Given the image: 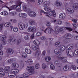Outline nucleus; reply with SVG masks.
Here are the masks:
<instances>
[{"label": "nucleus", "mask_w": 78, "mask_h": 78, "mask_svg": "<svg viewBox=\"0 0 78 78\" xmlns=\"http://www.w3.org/2000/svg\"><path fill=\"white\" fill-rule=\"evenodd\" d=\"M39 67H40V66L39 64H37L35 65V68L36 69H39Z\"/></svg>", "instance_id": "obj_52"}, {"label": "nucleus", "mask_w": 78, "mask_h": 78, "mask_svg": "<svg viewBox=\"0 0 78 78\" xmlns=\"http://www.w3.org/2000/svg\"><path fill=\"white\" fill-rule=\"evenodd\" d=\"M66 30H68L69 31H72V29L68 27H61L59 29V27H56L54 30V32L56 33V34H58L59 32H64Z\"/></svg>", "instance_id": "obj_1"}, {"label": "nucleus", "mask_w": 78, "mask_h": 78, "mask_svg": "<svg viewBox=\"0 0 78 78\" xmlns=\"http://www.w3.org/2000/svg\"><path fill=\"white\" fill-rule=\"evenodd\" d=\"M37 47H36V46L33 45L31 46V48L33 50H37V51H38V50H39V48L38 46H37Z\"/></svg>", "instance_id": "obj_19"}, {"label": "nucleus", "mask_w": 78, "mask_h": 78, "mask_svg": "<svg viewBox=\"0 0 78 78\" xmlns=\"http://www.w3.org/2000/svg\"><path fill=\"white\" fill-rule=\"evenodd\" d=\"M56 4H57V6H61L62 4L60 3V2L59 1H56Z\"/></svg>", "instance_id": "obj_38"}, {"label": "nucleus", "mask_w": 78, "mask_h": 78, "mask_svg": "<svg viewBox=\"0 0 78 78\" xmlns=\"http://www.w3.org/2000/svg\"><path fill=\"white\" fill-rule=\"evenodd\" d=\"M27 61L28 62V63H31V62H32V60L31 59H28Z\"/></svg>", "instance_id": "obj_62"}, {"label": "nucleus", "mask_w": 78, "mask_h": 78, "mask_svg": "<svg viewBox=\"0 0 78 78\" xmlns=\"http://www.w3.org/2000/svg\"><path fill=\"white\" fill-rule=\"evenodd\" d=\"M22 56L23 58H27V55L25 52H23L22 54Z\"/></svg>", "instance_id": "obj_41"}, {"label": "nucleus", "mask_w": 78, "mask_h": 78, "mask_svg": "<svg viewBox=\"0 0 78 78\" xmlns=\"http://www.w3.org/2000/svg\"><path fill=\"white\" fill-rule=\"evenodd\" d=\"M34 73V72H30L29 73H24L23 75V76L24 78H27L29 77V76H30V75H32Z\"/></svg>", "instance_id": "obj_9"}, {"label": "nucleus", "mask_w": 78, "mask_h": 78, "mask_svg": "<svg viewBox=\"0 0 78 78\" xmlns=\"http://www.w3.org/2000/svg\"><path fill=\"white\" fill-rule=\"evenodd\" d=\"M59 59H61L62 61V62H67V60L64 58V57H58Z\"/></svg>", "instance_id": "obj_28"}, {"label": "nucleus", "mask_w": 78, "mask_h": 78, "mask_svg": "<svg viewBox=\"0 0 78 78\" xmlns=\"http://www.w3.org/2000/svg\"><path fill=\"white\" fill-rule=\"evenodd\" d=\"M34 34H33L30 36V39H34Z\"/></svg>", "instance_id": "obj_49"}, {"label": "nucleus", "mask_w": 78, "mask_h": 78, "mask_svg": "<svg viewBox=\"0 0 78 78\" xmlns=\"http://www.w3.org/2000/svg\"><path fill=\"white\" fill-rule=\"evenodd\" d=\"M66 11L67 12H68L69 14H72L73 12V9L67 8L66 9Z\"/></svg>", "instance_id": "obj_12"}, {"label": "nucleus", "mask_w": 78, "mask_h": 78, "mask_svg": "<svg viewBox=\"0 0 78 78\" xmlns=\"http://www.w3.org/2000/svg\"><path fill=\"white\" fill-rule=\"evenodd\" d=\"M6 39V37L5 35H3L0 37V41H3Z\"/></svg>", "instance_id": "obj_20"}, {"label": "nucleus", "mask_w": 78, "mask_h": 78, "mask_svg": "<svg viewBox=\"0 0 78 78\" xmlns=\"http://www.w3.org/2000/svg\"><path fill=\"white\" fill-rule=\"evenodd\" d=\"M72 20L73 22L74 23H77V20L74 19H72Z\"/></svg>", "instance_id": "obj_58"}, {"label": "nucleus", "mask_w": 78, "mask_h": 78, "mask_svg": "<svg viewBox=\"0 0 78 78\" xmlns=\"http://www.w3.org/2000/svg\"><path fill=\"white\" fill-rule=\"evenodd\" d=\"M44 9L46 11H50L51 10V8L50 7H46L44 8Z\"/></svg>", "instance_id": "obj_30"}, {"label": "nucleus", "mask_w": 78, "mask_h": 78, "mask_svg": "<svg viewBox=\"0 0 78 78\" xmlns=\"http://www.w3.org/2000/svg\"><path fill=\"white\" fill-rule=\"evenodd\" d=\"M36 30V27H30L28 28L27 31L28 32H30V33L31 32H35Z\"/></svg>", "instance_id": "obj_6"}, {"label": "nucleus", "mask_w": 78, "mask_h": 78, "mask_svg": "<svg viewBox=\"0 0 78 78\" xmlns=\"http://www.w3.org/2000/svg\"><path fill=\"white\" fill-rule=\"evenodd\" d=\"M27 71H29L30 72H34L33 71L34 70V67L32 66H29L27 67Z\"/></svg>", "instance_id": "obj_7"}, {"label": "nucleus", "mask_w": 78, "mask_h": 78, "mask_svg": "<svg viewBox=\"0 0 78 78\" xmlns=\"http://www.w3.org/2000/svg\"><path fill=\"white\" fill-rule=\"evenodd\" d=\"M28 14L30 17H34L36 16V14L34 12L31 11L28 12Z\"/></svg>", "instance_id": "obj_8"}, {"label": "nucleus", "mask_w": 78, "mask_h": 78, "mask_svg": "<svg viewBox=\"0 0 78 78\" xmlns=\"http://www.w3.org/2000/svg\"><path fill=\"white\" fill-rule=\"evenodd\" d=\"M45 60L47 62H48L51 60V58L50 57H47L45 58Z\"/></svg>", "instance_id": "obj_35"}, {"label": "nucleus", "mask_w": 78, "mask_h": 78, "mask_svg": "<svg viewBox=\"0 0 78 78\" xmlns=\"http://www.w3.org/2000/svg\"><path fill=\"white\" fill-rule=\"evenodd\" d=\"M55 65L57 66L58 67H61L62 66V63H60V62L59 61H56L55 62Z\"/></svg>", "instance_id": "obj_15"}, {"label": "nucleus", "mask_w": 78, "mask_h": 78, "mask_svg": "<svg viewBox=\"0 0 78 78\" xmlns=\"http://www.w3.org/2000/svg\"><path fill=\"white\" fill-rule=\"evenodd\" d=\"M23 13H20L19 14V17H22L23 16Z\"/></svg>", "instance_id": "obj_61"}, {"label": "nucleus", "mask_w": 78, "mask_h": 78, "mask_svg": "<svg viewBox=\"0 0 78 78\" xmlns=\"http://www.w3.org/2000/svg\"><path fill=\"white\" fill-rule=\"evenodd\" d=\"M54 52L55 54H56L57 55H61V51L58 49H56L54 50Z\"/></svg>", "instance_id": "obj_13"}, {"label": "nucleus", "mask_w": 78, "mask_h": 78, "mask_svg": "<svg viewBox=\"0 0 78 78\" xmlns=\"http://www.w3.org/2000/svg\"><path fill=\"white\" fill-rule=\"evenodd\" d=\"M72 37H73V36L72 35V34L69 33L66 34L64 35L65 38L66 39H71V38H72Z\"/></svg>", "instance_id": "obj_10"}, {"label": "nucleus", "mask_w": 78, "mask_h": 78, "mask_svg": "<svg viewBox=\"0 0 78 78\" xmlns=\"http://www.w3.org/2000/svg\"><path fill=\"white\" fill-rule=\"evenodd\" d=\"M24 39L25 40H28L29 39V37H28V36L26 35L24 37Z\"/></svg>", "instance_id": "obj_57"}, {"label": "nucleus", "mask_w": 78, "mask_h": 78, "mask_svg": "<svg viewBox=\"0 0 78 78\" xmlns=\"http://www.w3.org/2000/svg\"><path fill=\"white\" fill-rule=\"evenodd\" d=\"M5 74L3 71H0V77H3L5 76Z\"/></svg>", "instance_id": "obj_33"}, {"label": "nucleus", "mask_w": 78, "mask_h": 78, "mask_svg": "<svg viewBox=\"0 0 78 78\" xmlns=\"http://www.w3.org/2000/svg\"><path fill=\"white\" fill-rule=\"evenodd\" d=\"M43 2V0H39L38 3L39 5H41Z\"/></svg>", "instance_id": "obj_59"}, {"label": "nucleus", "mask_w": 78, "mask_h": 78, "mask_svg": "<svg viewBox=\"0 0 78 78\" xmlns=\"http://www.w3.org/2000/svg\"><path fill=\"white\" fill-rule=\"evenodd\" d=\"M44 29H45L44 27H41L40 29V31L41 32H42V31H44Z\"/></svg>", "instance_id": "obj_51"}, {"label": "nucleus", "mask_w": 78, "mask_h": 78, "mask_svg": "<svg viewBox=\"0 0 78 78\" xmlns=\"http://www.w3.org/2000/svg\"><path fill=\"white\" fill-rule=\"evenodd\" d=\"M21 42V40L18 39L17 41V44H19Z\"/></svg>", "instance_id": "obj_60"}, {"label": "nucleus", "mask_w": 78, "mask_h": 78, "mask_svg": "<svg viewBox=\"0 0 78 78\" xmlns=\"http://www.w3.org/2000/svg\"><path fill=\"white\" fill-rule=\"evenodd\" d=\"M27 17V14L26 13H23V18H26Z\"/></svg>", "instance_id": "obj_50"}, {"label": "nucleus", "mask_w": 78, "mask_h": 78, "mask_svg": "<svg viewBox=\"0 0 78 78\" xmlns=\"http://www.w3.org/2000/svg\"><path fill=\"white\" fill-rule=\"evenodd\" d=\"M26 52L27 54H31V50L26 48L25 49Z\"/></svg>", "instance_id": "obj_24"}, {"label": "nucleus", "mask_w": 78, "mask_h": 78, "mask_svg": "<svg viewBox=\"0 0 78 78\" xmlns=\"http://www.w3.org/2000/svg\"><path fill=\"white\" fill-rule=\"evenodd\" d=\"M12 66L15 69H17L19 67V64L16 63H12Z\"/></svg>", "instance_id": "obj_22"}, {"label": "nucleus", "mask_w": 78, "mask_h": 78, "mask_svg": "<svg viewBox=\"0 0 78 78\" xmlns=\"http://www.w3.org/2000/svg\"><path fill=\"white\" fill-rule=\"evenodd\" d=\"M55 45L57 47H59L61 46V43H60V42H57L56 43Z\"/></svg>", "instance_id": "obj_37"}, {"label": "nucleus", "mask_w": 78, "mask_h": 78, "mask_svg": "<svg viewBox=\"0 0 78 78\" xmlns=\"http://www.w3.org/2000/svg\"><path fill=\"white\" fill-rule=\"evenodd\" d=\"M66 53L67 55L69 56H70V57L74 56V53L71 50H67L66 51Z\"/></svg>", "instance_id": "obj_5"}, {"label": "nucleus", "mask_w": 78, "mask_h": 78, "mask_svg": "<svg viewBox=\"0 0 78 78\" xmlns=\"http://www.w3.org/2000/svg\"><path fill=\"white\" fill-rule=\"evenodd\" d=\"M8 12L6 11L2 12L1 13V15H3V16H6L8 15Z\"/></svg>", "instance_id": "obj_34"}, {"label": "nucleus", "mask_w": 78, "mask_h": 78, "mask_svg": "<svg viewBox=\"0 0 78 78\" xmlns=\"http://www.w3.org/2000/svg\"><path fill=\"white\" fill-rule=\"evenodd\" d=\"M22 3V2L20 1H15V4L16 5H12L10 7V8H9L7 6H6V8H7L8 9H9V11H11V10H12V9H16L17 6H20V5Z\"/></svg>", "instance_id": "obj_2"}, {"label": "nucleus", "mask_w": 78, "mask_h": 78, "mask_svg": "<svg viewBox=\"0 0 78 78\" xmlns=\"http://www.w3.org/2000/svg\"><path fill=\"white\" fill-rule=\"evenodd\" d=\"M46 67H47V66H46V65H45V63H44L42 64V69H46Z\"/></svg>", "instance_id": "obj_46"}, {"label": "nucleus", "mask_w": 78, "mask_h": 78, "mask_svg": "<svg viewBox=\"0 0 78 78\" xmlns=\"http://www.w3.org/2000/svg\"><path fill=\"white\" fill-rule=\"evenodd\" d=\"M66 49V47L64 46H62L60 48V51H64Z\"/></svg>", "instance_id": "obj_32"}, {"label": "nucleus", "mask_w": 78, "mask_h": 78, "mask_svg": "<svg viewBox=\"0 0 78 78\" xmlns=\"http://www.w3.org/2000/svg\"><path fill=\"white\" fill-rule=\"evenodd\" d=\"M73 8L74 9H76L78 8V4L77 3H74L73 4Z\"/></svg>", "instance_id": "obj_26"}, {"label": "nucleus", "mask_w": 78, "mask_h": 78, "mask_svg": "<svg viewBox=\"0 0 78 78\" xmlns=\"http://www.w3.org/2000/svg\"><path fill=\"white\" fill-rule=\"evenodd\" d=\"M73 45L72 44H69L67 46V48L69 50H70V49H73Z\"/></svg>", "instance_id": "obj_29"}, {"label": "nucleus", "mask_w": 78, "mask_h": 78, "mask_svg": "<svg viewBox=\"0 0 78 78\" xmlns=\"http://www.w3.org/2000/svg\"><path fill=\"white\" fill-rule=\"evenodd\" d=\"M29 23L30 25H35V24H36V23L35 22V21L34 20H30L29 21Z\"/></svg>", "instance_id": "obj_25"}, {"label": "nucleus", "mask_w": 78, "mask_h": 78, "mask_svg": "<svg viewBox=\"0 0 78 78\" xmlns=\"http://www.w3.org/2000/svg\"><path fill=\"white\" fill-rule=\"evenodd\" d=\"M19 71L17 69H12L11 70V73H9L8 75L9 77H10V78H13V77H14V75H13L12 74L14 75H16L18 73H19Z\"/></svg>", "instance_id": "obj_3"}, {"label": "nucleus", "mask_w": 78, "mask_h": 78, "mask_svg": "<svg viewBox=\"0 0 78 78\" xmlns=\"http://www.w3.org/2000/svg\"><path fill=\"white\" fill-rule=\"evenodd\" d=\"M50 2L48 1L45 2L43 4V6L45 7V6H48L49 5H50Z\"/></svg>", "instance_id": "obj_23"}, {"label": "nucleus", "mask_w": 78, "mask_h": 78, "mask_svg": "<svg viewBox=\"0 0 78 78\" xmlns=\"http://www.w3.org/2000/svg\"><path fill=\"white\" fill-rule=\"evenodd\" d=\"M6 44V41H2V45H5V44Z\"/></svg>", "instance_id": "obj_53"}, {"label": "nucleus", "mask_w": 78, "mask_h": 78, "mask_svg": "<svg viewBox=\"0 0 78 78\" xmlns=\"http://www.w3.org/2000/svg\"><path fill=\"white\" fill-rule=\"evenodd\" d=\"M18 27L20 30H23L25 29V25L22 23H20L18 24Z\"/></svg>", "instance_id": "obj_4"}, {"label": "nucleus", "mask_w": 78, "mask_h": 78, "mask_svg": "<svg viewBox=\"0 0 78 78\" xmlns=\"http://www.w3.org/2000/svg\"><path fill=\"white\" fill-rule=\"evenodd\" d=\"M41 12H43V13H44V14H46V16H47V17H50V16H49V15H48V12H45L43 10H41Z\"/></svg>", "instance_id": "obj_39"}, {"label": "nucleus", "mask_w": 78, "mask_h": 78, "mask_svg": "<svg viewBox=\"0 0 78 78\" xmlns=\"http://www.w3.org/2000/svg\"><path fill=\"white\" fill-rule=\"evenodd\" d=\"M13 38H14V35H10L8 40V42H11L12 41Z\"/></svg>", "instance_id": "obj_18"}, {"label": "nucleus", "mask_w": 78, "mask_h": 78, "mask_svg": "<svg viewBox=\"0 0 78 78\" xmlns=\"http://www.w3.org/2000/svg\"><path fill=\"white\" fill-rule=\"evenodd\" d=\"M10 70V68L9 67V66L7 67H6L5 68L4 70V72L6 73H9Z\"/></svg>", "instance_id": "obj_21"}, {"label": "nucleus", "mask_w": 78, "mask_h": 78, "mask_svg": "<svg viewBox=\"0 0 78 78\" xmlns=\"http://www.w3.org/2000/svg\"><path fill=\"white\" fill-rule=\"evenodd\" d=\"M48 14L49 15H50V16H53V17H55V16H56V13H55V12L52 11L48 13Z\"/></svg>", "instance_id": "obj_17"}, {"label": "nucleus", "mask_w": 78, "mask_h": 78, "mask_svg": "<svg viewBox=\"0 0 78 78\" xmlns=\"http://www.w3.org/2000/svg\"><path fill=\"white\" fill-rule=\"evenodd\" d=\"M6 52L9 55H12L14 53V50L11 48H8L6 50Z\"/></svg>", "instance_id": "obj_11"}, {"label": "nucleus", "mask_w": 78, "mask_h": 78, "mask_svg": "<svg viewBox=\"0 0 78 78\" xmlns=\"http://www.w3.org/2000/svg\"><path fill=\"white\" fill-rule=\"evenodd\" d=\"M9 63H10V64H11V63H12V61H13V59H10L9 60H8Z\"/></svg>", "instance_id": "obj_54"}, {"label": "nucleus", "mask_w": 78, "mask_h": 78, "mask_svg": "<svg viewBox=\"0 0 78 78\" xmlns=\"http://www.w3.org/2000/svg\"><path fill=\"white\" fill-rule=\"evenodd\" d=\"M71 69H73V70H76V66H72L71 67Z\"/></svg>", "instance_id": "obj_45"}, {"label": "nucleus", "mask_w": 78, "mask_h": 78, "mask_svg": "<svg viewBox=\"0 0 78 78\" xmlns=\"http://www.w3.org/2000/svg\"><path fill=\"white\" fill-rule=\"evenodd\" d=\"M11 15L12 16H16L17 15V12H13L11 13Z\"/></svg>", "instance_id": "obj_42"}, {"label": "nucleus", "mask_w": 78, "mask_h": 78, "mask_svg": "<svg viewBox=\"0 0 78 78\" xmlns=\"http://www.w3.org/2000/svg\"><path fill=\"white\" fill-rule=\"evenodd\" d=\"M34 43L36 45H37V46H38V45H39V44H40V43L39 42V41L37 40H34Z\"/></svg>", "instance_id": "obj_27"}, {"label": "nucleus", "mask_w": 78, "mask_h": 78, "mask_svg": "<svg viewBox=\"0 0 78 78\" xmlns=\"http://www.w3.org/2000/svg\"><path fill=\"white\" fill-rule=\"evenodd\" d=\"M69 69V65H66L63 68L64 70L67 71Z\"/></svg>", "instance_id": "obj_31"}, {"label": "nucleus", "mask_w": 78, "mask_h": 78, "mask_svg": "<svg viewBox=\"0 0 78 78\" xmlns=\"http://www.w3.org/2000/svg\"><path fill=\"white\" fill-rule=\"evenodd\" d=\"M59 17L60 19H64L66 17V14L64 13H62L59 15Z\"/></svg>", "instance_id": "obj_16"}, {"label": "nucleus", "mask_w": 78, "mask_h": 78, "mask_svg": "<svg viewBox=\"0 0 78 78\" xmlns=\"http://www.w3.org/2000/svg\"><path fill=\"white\" fill-rule=\"evenodd\" d=\"M13 30L14 32H17L18 31V28L17 27H14L13 29Z\"/></svg>", "instance_id": "obj_48"}, {"label": "nucleus", "mask_w": 78, "mask_h": 78, "mask_svg": "<svg viewBox=\"0 0 78 78\" xmlns=\"http://www.w3.org/2000/svg\"><path fill=\"white\" fill-rule=\"evenodd\" d=\"M75 55H78V49L75 50L74 51Z\"/></svg>", "instance_id": "obj_47"}, {"label": "nucleus", "mask_w": 78, "mask_h": 78, "mask_svg": "<svg viewBox=\"0 0 78 78\" xmlns=\"http://www.w3.org/2000/svg\"><path fill=\"white\" fill-rule=\"evenodd\" d=\"M5 27H9V23H6L5 24Z\"/></svg>", "instance_id": "obj_43"}, {"label": "nucleus", "mask_w": 78, "mask_h": 78, "mask_svg": "<svg viewBox=\"0 0 78 78\" xmlns=\"http://www.w3.org/2000/svg\"><path fill=\"white\" fill-rule=\"evenodd\" d=\"M41 35V33L39 32H38L37 33V36H40Z\"/></svg>", "instance_id": "obj_55"}, {"label": "nucleus", "mask_w": 78, "mask_h": 78, "mask_svg": "<svg viewBox=\"0 0 78 78\" xmlns=\"http://www.w3.org/2000/svg\"><path fill=\"white\" fill-rule=\"evenodd\" d=\"M41 39L44 41L45 39V37H41Z\"/></svg>", "instance_id": "obj_64"}, {"label": "nucleus", "mask_w": 78, "mask_h": 78, "mask_svg": "<svg viewBox=\"0 0 78 78\" xmlns=\"http://www.w3.org/2000/svg\"><path fill=\"white\" fill-rule=\"evenodd\" d=\"M3 52L2 50L0 49V55H3Z\"/></svg>", "instance_id": "obj_63"}, {"label": "nucleus", "mask_w": 78, "mask_h": 78, "mask_svg": "<svg viewBox=\"0 0 78 78\" xmlns=\"http://www.w3.org/2000/svg\"><path fill=\"white\" fill-rule=\"evenodd\" d=\"M16 10L17 12H21V9L19 8H18L16 9Z\"/></svg>", "instance_id": "obj_56"}, {"label": "nucleus", "mask_w": 78, "mask_h": 78, "mask_svg": "<svg viewBox=\"0 0 78 78\" xmlns=\"http://www.w3.org/2000/svg\"><path fill=\"white\" fill-rule=\"evenodd\" d=\"M55 68V66L51 64L50 66V69L51 70H54Z\"/></svg>", "instance_id": "obj_40"}, {"label": "nucleus", "mask_w": 78, "mask_h": 78, "mask_svg": "<svg viewBox=\"0 0 78 78\" xmlns=\"http://www.w3.org/2000/svg\"><path fill=\"white\" fill-rule=\"evenodd\" d=\"M52 22L54 23L55 22H56V24H57V25H61L62 24V23L61 21L58 20H53Z\"/></svg>", "instance_id": "obj_14"}, {"label": "nucleus", "mask_w": 78, "mask_h": 78, "mask_svg": "<svg viewBox=\"0 0 78 78\" xmlns=\"http://www.w3.org/2000/svg\"><path fill=\"white\" fill-rule=\"evenodd\" d=\"M53 31H54V30H53L52 28H51L49 29L48 31V33H49V34H51V33H53Z\"/></svg>", "instance_id": "obj_36"}, {"label": "nucleus", "mask_w": 78, "mask_h": 78, "mask_svg": "<svg viewBox=\"0 0 78 78\" xmlns=\"http://www.w3.org/2000/svg\"><path fill=\"white\" fill-rule=\"evenodd\" d=\"M23 10L24 11H27V6L25 5L23 6Z\"/></svg>", "instance_id": "obj_44"}]
</instances>
